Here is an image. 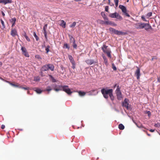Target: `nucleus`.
I'll return each instance as SVG.
<instances>
[{
    "instance_id": "19",
    "label": "nucleus",
    "mask_w": 160,
    "mask_h": 160,
    "mask_svg": "<svg viewBox=\"0 0 160 160\" xmlns=\"http://www.w3.org/2000/svg\"><path fill=\"white\" fill-rule=\"evenodd\" d=\"M47 65L48 66V70L50 69L52 71H53L54 70V67L53 65L51 64H49Z\"/></svg>"
},
{
    "instance_id": "56",
    "label": "nucleus",
    "mask_w": 160,
    "mask_h": 160,
    "mask_svg": "<svg viewBox=\"0 0 160 160\" xmlns=\"http://www.w3.org/2000/svg\"><path fill=\"white\" fill-rule=\"evenodd\" d=\"M155 130L153 129H151L149 130V131L151 132H153Z\"/></svg>"
},
{
    "instance_id": "35",
    "label": "nucleus",
    "mask_w": 160,
    "mask_h": 160,
    "mask_svg": "<svg viewBox=\"0 0 160 160\" xmlns=\"http://www.w3.org/2000/svg\"><path fill=\"white\" fill-rule=\"evenodd\" d=\"M0 21L2 27H3V28H5V25L4 21L2 20V19H1Z\"/></svg>"
},
{
    "instance_id": "47",
    "label": "nucleus",
    "mask_w": 160,
    "mask_h": 160,
    "mask_svg": "<svg viewBox=\"0 0 160 160\" xmlns=\"http://www.w3.org/2000/svg\"><path fill=\"white\" fill-rule=\"evenodd\" d=\"M154 59H155V60H157V57H156V56H153L152 57V59H151V60L152 61H153L154 60Z\"/></svg>"
},
{
    "instance_id": "48",
    "label": "nucleus",
    "mask_w": 160,
    "mask_h": 160,
    "mask_svg": "<svg viewBox=\"0 0 160 160\" xmlns=\"http://www.w3.org/2000/svg\"><path fill=\"white\" fill-rule=\"evenodd\" d=\"M109 7L108 6H106L105 8V11L106 12H108V11Z\"/></svg>"
},
{
    "instance_id": "24",
    "label": "nucleus",
    "mask_w": 160,
    "mask_h": 160,
    "mask_svg": "<svg viewBox=\"0 0 160 160\" xmlns=\"http://www.w3.org/2000/svg\"><path fill=\"white\" fill-rule=\"evenodd\" d=\"M118 128L120 130H122L124 128V126L122 124H120L118 125Z\"/></svg>"
},
{
    "instance_id": "6",
    "label": "nucleus",
    "mask_w": 160,
    "mask_h": 160,
    "mask_svg": "<svg viewBox=\"0 0 160 160\" xmlns=\"http://www.w3.org/2000/svg\"><path fill=\"white\" fill-rule=\"evenodd\" d=\"M58 88H61L62 90L68 94H70L72 92L71 91L70 89L68 88V86H63L62 85H59L58 86Z\"/></svg>"
},
{
    "instance_id": "50",
    "label": "nucleus",
    "mask_w": 160,
    "mask_h": 160,
    "mask_svg": "<svg viewBox=\"0 0 160 160\" xmlns=\"http://www.w3.org/2000/svg\"><path fill=\"white\" fill-rule=\"evenodd\" d=\"M108 0V4L111 6H112L113 5H114V4L113 3H112V4H111V2H110V0Z\"/></svg>"
},
{
    "instance_id": "54",
    "label": "nucleus",
    "mask_w": 160,
    "mask_h": 160,
    "mask_svg": "<svg viewBox=\"0 0 160 160\" xmlns=\"http://www.w3.org/2000/svg\"><path fill=\"white\" fill-rule=\"evenodd\" d=\"M5 128V126L4 125H1V128L2 129H4Z\"/></svg>"
},
{
    "instance_id": "2",
    "label": "nucleus",
    "mask_w": 160,
    "mask_h": 160,
    "mask_svg": "<svg viewBox=\"0 0 160 160\" xmlns=\"http://www.w3.org/2000/svg\"><path fill=\"white\" fill-rule=\"evenodd\" d=\"M134 27L137 29H142L144 28L148 31L149 29L153 30V28L149 24L145 23L138 22L134 24Z\"/></svg>"
},
{
    "instance_id": "34",
    "label": "nucleus",
    "mask_w": 160,
    "mask_h": 160,
    "mask_svg": "<svg viewBox=\"0 0 160 160\" xmlns=\"http://www.w3.org/2000/svg\"><path fill=\"white\" fill-rule=\"evenodd\" d=\"M76 25V22H73V23L70 26V28H74L75 27Z\"/></svg>"
},
{
    "instance_id": "1",
    "label": "nucleus",
    "mask_w": 160,
    "mask_h": 160,
    "mask_svg": "<svg viewBox=\"0 0 160 160\" xmlns=\"http://www.w3.org/2000/svg\"><path fill=\"white\" fill-rule=\"evenodd\" d=\"M101 92L105 98L107 99L109 96L112 101L114 100V98L113 95V90L112 89H108L103 88L101 90Z\"/></svg>"
},
{
    "instance_id": "55",
    "label": "nucleus",
    "mask_w": 160,
    "mask_h": 160,
    "mask_svg": "<svg viewBox=\"0 0 160 160\" xmlns=\"http://www.w3.org/2000/svg\"><path fill=\"white\" fill-rule=\"evenodd\" d=\"M1 12L3 17H4L5 16V14H4V12L2 11H1Z\"/></svg>"
},
{
    "instance_id": "18",
    "label": "nucleus",
    "mask_w": 160,
    "mask_h": 160,
    "mask_svg": "<svg viewBox=\"0 0 160 160\" xmlns=\"http://www.w3.org/2000/svg\"><path fill=\"white\" fill-rule=\"evenodd\" d=\"M41 70L42 72H44L48 70V66H47V65H46L43 66L41 68Z\"/></svg>"
},
{
    "instance_id": "5",
    "label": "nucleus",
    "mask_w": 160,
    "mask_h": 160,
    "mask_svg": "<svg viewBox=\"0 0 160 160\" xmlns=\"http://www.w3.org/2000/svg\"><path fill=\"white\" fill-rule=\"evenodd\" d=\"M109 31L114 34L118 35H125L127 34V33L123 32L121 31H119L112 28H110L109 29Z\"/></svg>"
},
{
    "instance_id": "13",
    "label": "nucleus",
    "mask_w": 160,
    "mask_h": 160,
    "mask_svg": "<svg viewBox=\"0 0 160 160\" xmlns=\"http://www.w3.org/2000/svg\"><path fill=\"white\" fill-rule=\"evenodd\" d=\"M11 35L13 37H14L17 35V31L16 29H12L11 32Z\"/></svg>"
},
{
    "instance_id": "51",
    "label": "nucleus",
    "mask_w": 160,
    "mask_h": 160,
    "mask_svg": "<svg viewBox=\"0 0 160 160\" xmlns=\"http://www.w3.org/2000/svg\"><path fill=\"white\" fill-rule=\"evenodd\" d=\"M147 113L148 114V115L149 117H150L151 116V112L150 111H147Z\"/></svg>"
},
{
    "instance_id": "4",
    "label": "nucleus",
    "mask_w": 160,
    "mask_h": 160,
    "mask_svg": "<svg viewBox=\"0 0 160 160\" xmlns=\"http://www.w3.org/2000/svg\"><path fill=\"white\" fill-rule=\"evenodd\" d=\"M108 46L103 45L101 47V49L104 53L107 54V56L108 58H111V51L110 49L108 48Z\"/></svg>"
},
{
    "instance_id": "49",
    "label": "nucleus",
    "mask_w": 160,
    "mask_h": 160,
    "mask_svg": "<svg viewBox=\"0 0 160 160\" xmlns=\"http://www.w3.org/2000/svg\"><path fill=\"white\" fill-rule=\"evenodd\" d=\"M72 68L73 69H74L75 68V62L73 63H72Z\"/></svg>"
},
{
    "instance_id": "8",
    "label": "nucleus",
    "mask_w": 160,
    "mask_h": 160,
    "mask_svg": "<svg viewBox=\"0 0 160 160\" xmlns=\"http://www.w3.org/2000/svg\"><path fill=\"white\" fill-rule=\"evenodd\" d=\"M109 17L112 18H116L119 20H122V17L117 12L114 13H110L109 14Z\"/></svg>"
},
{
    "instance_id": "44",
    "label": "nucleus",
    "mask_w": 160,
    "mask_h": 160,
    "mask_svg": "<svg viewBox=\"0 0 160 160\" xmlns=\"http://www.w3.org/2000/svg\"><path fill=\"white\" fill-rule=\"evenodd\" d=\"M20 88H21L23 89H24V90H28L29 89V88L28 87H20Z\"/></svg>"
},
{
    "instance_id": "41",
    "label": "nucleus",
    "mask_w": 160,
    "mask_h": 160,
    "mask_svg": "<svg viewBox=\"0 0 160 160\" xmlns=\"http://www.w3.org/2000/svg\"><path fill=\"white\" fill-rule=\"evenodd\" d=\"M21 50L22 51V53L27 51L26 48L23 47H22L21 48Z\"/></svg>"
},
{
    "instance_id": "57",
    "label": "nucleus",
    "mask_w": 160,
    "mask_h": 160,
    "mask_svg": "<svg viewBox=\"0 0 160 160\" xmlns=\"http://www.w3.org/2000/svg\"><path fill=\"white\" fill-rule=\"evenodd\" d=\"M158 81L159 82H160V77L158 78Z\"/></svg>"
},
{
    "instance_id": "40",
    "label": "nucleus",
    "mask_w": 160,
    "mask_h": 160,
    "mask_svg": "<svg viewBox=\"0 0 160 160\" xmlns=\"http://www.w3.org/2000/svg\"><path fill=\"white\" fill-rule=\"evenodd\" d=\"M72 46L74 48L77 49V46L75 43V42H73Z\"/></svg>"
},
{
    "instance_id": "31",
    "label": "nucleus",
    "mask_w": 160,
    "mask_h": 160,
    "mask_svg": "<svg viewBox=\"0 0 160 160\" xmlns=\"http://www.w3.org/2000/svg\"><path fill=\"white\" fill-rule=\"evenodd\" d=\"M152 12H149L146 15V17L147 18H148L149 17L152 16Z\"/></svg>"
},
{
    "instance_id": "38",
    "label": "nucleus",
    "mask_w": 160,
    "mask_h": 160,
    "mask_svg": "<svg viewBox=\"0 0 160 160\" xmlns=\"http://www.w3.org/2000/svg\"><path fill=\"white\" fill-rule=\"evenodd\" d=\"M23 54L25 55V57H28L29 56L28 53L27 52V51L25 52L24 53H23Z\"/></svg>"
},
{
    "instance_id": "21",
    "label": "nucleus",
    "mask_w": 160,
    "mask_h": 160,
    "mask_svg": "<svg viewBox=\"0 0 160 160\" xmlns=\"http://www.w3.org/2000/svg\"><path fill=\"white\" fill-rule=\"evenodd\" d=\"M68 36L69 38L70 39V42H75V40L74 38H73V36H71L70 35H68Z\"/></svg>"
},
{
    "instance_id": "26",
    "label": "nucleus",
    "mask_w": 160,
    "mask_h": 160,
    "mask_svg": "<svg viewBox=\"0 0 160 160\" xmlns=\"http://www.w3.org/2000/svg\"><path fill=\"white\" fill-rule=\"evenodd\" d=\"M63 48H67L68 49H69L70 48V46L67 43H65L64 44Z\"/></svg>"
},
{
    "instance_id": "22",
    "label": "nucleus",
    "mask_w": 160,
    "mask_h": 160,
    "mask_svg": "<svg viewBox=\"0 0 160 160\" xmlns=\"http://www.w3.org/2000/svg\"><path fill=\"white\" fill-rule=\"evenodd\" d=\"M78 93L79 95L81 96H84L85 95L86 93L84 92L79 91L77 92Z\"/></svg>"
},
{
    "instance_id": "12",
    "label": "nucleus",
    "mask_w": 160,
    "mask_h": 160,
    "mask_svg": "<svg viewBox=\"0 0 160 160\" xmlns=\"http://www.w3.org/2000/svg\"><path fill=\"white\" fill-rule=\"evenodd\" d=\"M12 2V0H0V3H2L4 5Z\"/></svg>"
},
{
    "instance_id": "46",
    "label": "nucleus",
    "mask_w": 160,
    "mask_h": 160,
    "mask_svg": "<svg viewBox=\"0 0 160 160\" xmlns=\"http://www.w3.org/2000/svg\"><path fill=\"white\" fill-rule=\"evenodd\" d=\"M134 122V123L135 124L137 125V126L139 128H141V127L142 128H143V126L142 125H141L140 126H139L135 122Z\"/></svg>"
},
{
    "instance_id": "30",
    "label": "nucleus",
    "mask_w": 160,
    "mask_h": 160,
    "mask_svg": "<svg viewBox=\"0 0 160 160\" xmlns=\"http://www.w3.org/2000/svg\"><path fill=\"white\" fill-rule=\"evenodd\" d=\"M35 91L38 94L41 93L42 92V91L39 88L36 89Z\"/></svg>"
},
{
    "instance_id": "11",
    "label": "nucleus",
    "mask_w": 160,
    "mask_h": 160,
    "mask_svg": "<svg viewBox=\"0 0 160 160\" xmlns=\"http://www.w3.org/2000/svg\"><path fill=\"white\" fill-rule=\"evenodd\" d=\"M137 69L135 72V75L136 76L137 79H139L140 76V69L138 67H137Z\"/></svg>"
},
{
    "instance_id": "14",
    "label": "nucleus",
    "mask_w": 160,
    "mask_h": 160,
    "mask_svg": "<svg viewBox=\"0 0 160 160\" xmlns=\"http://www.w3.org/2000/svg\"><path fill=\"white\" fill-rule=\"evenodd\" d=\"M47 26H48L47 24H46L44 25V26L43 28V33L44 34L45 37V38L46 39H47V31H46Z\"/></svg>"
},
{
    "instance_id": "36",
    "label": "nucleus",
    "mask_w": 160,
    "mask_h": 160,
    "mask_svg": "<svg viewBox=\"0 0 160 160\" xmlns=\"http://www.w3.org/2000/svg\"><path fill=\"white\" fill-rule=\"evenodd\" d=\"M49 77L51 78L52 79V81L53 82H56V81L55 79L51 75H49Z\"/></svg>"
},
{
    "instance_id": "53",
    "label": "nucleus",
    "mask_w": 160,
    "mask_h": 160,
    "mask_svg": "<svg viewBox=\"0 0 160 160\" xmlns=\"http://www.w3.org/2000/svg\"><path fill=\"white\" fill-rule=\"evenodd\" d=\"M1 78V79L2 80H3V81H5V82H7V83H8V82H9V81H7V80H5L4 79H3V78Z\"/></svg>"
},
{
    "instance_id": "32",
    "label": "nucleus",
    "mask_w": 160,
    "mask_h": 160,
    "mask_svg": "<svg viewBox=\"0 0 160 160\" xmlns=\"http://www.w3.org/2000/svg\"><path fill=\"white\" fill-rule=\"evenodd\" d=\"M50 46L48 45L46 48L45 50L46 51V53H48V52L49 51V48H50Z\"/></svg>"
},
{
    "instance_id": "29",
    "label": "nucleus",
    "mask_w": 160,
    "mask_h": 160,
    "mask_svg": "<svg viewBox=\"0 0 160 160\" xmlns=\"http://www.w3.org/2000/svg\"><path fill=\"white\" fill-rule=\"evenodd\" d=\"M56 87V85H55V86L54 88V90L57 92L58 91H59L62 90V89L61 88H56L55 87Z\"/></svg>"
},
{
    "instance_id": "16",
    "label": "nucleus",
    "mask_w": 160,
    "mask_h": 160,
    "mask_svg": "<svg viewBox=\"0 0 160 160\" xmlns=\"http://www.w3.org/2000/svg\"><path fill=\"white\" fill-rule=\"evenodd\" d=\"M16 20V19L15 18H12L10 20V22L12 23V27H13L15 25Z\"/></svg>"
},
{
    "instance_id": "27",
    "label": "nucleus",
    "mask_w": 160,
    "mask_h": 160,
    "mask_svg": "<svg viewBox=\"0 0 160 160\" xmlns=\"http://www.w3.org/2000/svg\"><path fill=\"white\" fill-rule=\"evenodd\" d=\"M33 35L34 37L35 38L36 41H38L39 40V38L38 37L36 33L35 32H33Z\"/></svg>"
},
{
    "instance_id": "60",
    "label": "nucleus",
    "mask_w": 160,
    "mask_h": 160,
    "mask_svg": "<svg viewBox=\"0 0 160 160\" xmlns=\"http://www.w3.org/2000/svg\"><path fill=\"white\" fill-rule=\"evenodd\" d=\"M116 84H115L114 86V88H115L116 86Z\"/></svg>"
},
{
    "instance_id": "58",
    "label": "nucleus",
    "mask_w": 160,
    "mask_h": 160,
    "mask_svg": "<svg viewBox=\"0 0 160 160\" xmlns=\"http://www.w3.org/2000/svg\"><path fill=\"white\" fill-rule=\"evenodd\" d=\"M146 134H147V135L148 136H151V135L149 133H148V132H147V133H146Z\"/></svg>"
},
{
    "instance_id": "43",
    "label": "nucleus",
    "mask_w": 160,
    "mask_h": 160,
    "mask_svg": "<svg viewBox=\"0 0 160 160\" xmlns=\"http://www.w3.org/2000/svg\"><path fill=\"white\" fill-rule=\"evenodd\" d=\"M141 18L144 21H145V22L147 21L145 19V16L143 15H142L141 16Z\"/></svg>"
},
{
    "instance_id": "10",
    "label": "nucleus",
    "mask_w": 160,
    "mask_h": 160,
    "mask_svg": "<svg viewBox=\"0 0 160 160\" xmlns=\"http://www.w3.org/2000/svg\"><path fill=\"white\" fill-rule=\"evenodd\" d=\"M119 7L120 8L122 12L124 13V14L128 17H130V15L127 12V9L123 5H120Z\"/></svg>"
},
{
    "instance_id": "42",
    "label": "nucleus",
    "mask_w": 160,
    "mask_h": 160,
    "mask_svg": "<svg viewBox=\"0 0 160 160\" xmlns=\"http://www.w3.org/2000/svg\"><path fill=\"white\" fill-rule=\"evenodd\" d=\"M154 126L156 127L159 128V127H160V123H155L154 124Z\"/></svg>"
},
{
    "instance_id": "61",
    "label": "nucleus",
    "mask_w": 160,
    "mask_h": 160,
    "mask_svg": "<svg viewBox=\"0 0 160 160\" xmlns=\"http://www.w3.org/2000/svg\"><path fill=\"white\" fill-rule=\"evenodd\" d=\"M105 0H103L104 1H105Z\"/></svg>"
},
{
    "instance_id": "28",
    "label": "nucleus",
    "mask_w": 160,
    "mask_h": 160,
    "mask_svg": "<svg viewBox=\"0 0 160 160\" xmlns=\"http://www.w3.org/2000/svg\"><path fill=\"white\" fill-rule=\"evenodd\" d=\"M24 36L25 37V38H26V39L29 42L30 41V39L28 37V36H27L26 34V33H25Z\"/></svg>"
},
{
    "instance_id": "17",
    "label": "nucleus",
    "mask_w": 160,
    "mask_h": 160,
    "mask_svg": "<svg viewBox=\"0 0 160 160\" xmlns=\"http://www.w3.org/2000/svg\"><path fill=\"white\" fill-rule=\"evenodd\" d=\"M86 62L88 65H91L94 63V60L92 59H88L86 60Z\"/></svg>"
},
{
    "instance_id": "23",
    "label": "nucleus",
    "mask_w": 160,
    "mask_h": 160,
    "mask_svg": "<svg viewBox=\"0 0 160 160\" xmlns=\"http://www.w3.org/2000/svg\"><path fill=\"white\" fill-rule=\"evenodd\" d=\"M102 56L103 58V59L104 60V62L106 65H107L108 64V60L104 54L102 55Z\"/></svg>"
},
{
    "instance_id": "52",
    "label": "nucleus",
    "mask_w": 160,
    "mask_h": 160,
    "mask_svg": "<svg viewBox=\"0 0 160 160\" xmlns=\"http://www.w3.org/2000/svg\"><path fill=\"white\" fill-rule=\"evenodd\" d=\"M112 68L114 70H116L117 69V68H116V67H115V66L113 64L112 65Z\"/></svg>"
},
{
    "instance_id": "15",
    "label": "nucleus",
    "mask_w": 160,
    "mask_h": 160,
    "mask_svg": "<svg viewBox=\"0 0 160 160\" xmlns=\"http://www.w3.org/2000/svg\"><path fill=\"white\" fill-rule=\"evenodd\" d=\"M60 22V25L61 26H62L63 28H65L66 23V22L63 20H61L59 21Z\"/></svg>"
},
{
    "instance_id": "33",
    "label": "nucleus",
    "mask_w": 160,
    "mask_h": 160,
    "mask_svg": "<svg viewBox=\"0 0 160 160\" xmlns=\"http://www.w3.org/2000/svg\"><path fill=\"white\" fill-rule=\"evenodd\" d=\"M34 81H39L40 80V78L39 77H36L34 78Z\"/></svg>"
},
{
    "instance_id": "37",
    "label": "nucleus",
    "mask_w": 160,
    "mask_h": 160,
    "mask_svg": "<svg viewBox=\"0 0 160 160\" xmlns=\"http://www.w3.org/2000/svg\"><path fill=\"white\" fill-rule=\"evenodd\" d=\"M114 2L115 3L116 7H117L118 5V3L119 2V0H114Z\"/></svg>"
},
{
    "instance_id": "9",
    "label": "nucleus",
    "mask_w": 160,
    "mask_h": 160,
    "mask_svg": "<svg viewBox=\"0 0 160 160\" xmlns=\"http://www.w3.org/2000/svg\"><path fill=\"white\" fill-rule=\"evenodd\" d=\"M129 101L127 98H125L124 101L122 102V106L126 108L127 109H129L130 108V107L129 104Z\"/></svg>"
},
{
    "instance_id": "39",
    "label": "nucleus",
    "mask_w": 160,
    "mask_h": 160,
    "mask_svg": "<svg viewBox=\"0 0 160 160\" xmlns=\"http://www.w3.org/2000/svg\"><path fill=\"white\" fill-rule=\"evenodd\" d=\"M52 90V89L50 86H48L47 87V88L45 90L49 92L51 91Z\"/></svg>"
},
{
    "instance_id": "7",
    "label": "nucleus",
    "mask_w": 160,
    "mask_h": 160,
    "mask_svg": "<svg viewBox=\"0 0 160 160\" xmlns=\"http://www.w3.org/2000/svg\"><path fill=\"white\" fill-rule=\"evenodd\" d=\"M115 92L116 94L117 99L119 100H121L122 98V95L120 90V88L118 85L117 86V88Z\"/></svg>"
},
{
    "instance_id": "3",
    "label": "nucleus",
    "mask_w": 160,
    "mask_h": 160,
    "mask_svg": "<svg viewBox=\"0 0 160 160\" xmlns=\"http://www.w3.org/2000/svg\"><path fill=\"white\" fill-rule=\"evenodd\" d=\"M101 15L102 17H103L104 19L105 20L104 21H101L102 22V24H105L107 25H111L113 26H116L117 25L116 24L114 23L113 22H112L111 21L108 20V18L107 17V16H106L105 13H104L103 14L102 13Z\"/></svg>"
},
{
    "instance_id": "20",
    "label": "nucleus",
    "mask_w": 160,
    "mask_h": 160,
    "mask_svg": "<svg viewBox=\"0 0 160 160\" xmlns=\"http://www.w3.org/2000/svg\"><path fill=\"white\" fill-rule=\"evenodd\" d=\"M68 58H69V60L70 61V62L72 63L75 62V61H74V59L72 57V56L70 55H68Z\"/></svg>"
},
{
    "instance_id": "45",
    "label": "nucleus",
    "mask_w": 160,
    "mask_h": 160,
    "mask_svg": "<svg viewBox=\"0 0 160 160\" xmlns=\"http://www.w3.org/2000/svg\"><path fill=\"white\" fill-rule=\"evenodd\" d=\"M35 57L36 58L39 59H41V58L40 56L38 55H36L35 56Z\"/></svg>"
},
{
    "instance_id": "59",
    "label": "nucleus",
    "mask_w": 160,
    "mask_h": 160,
    "mask_svg": "<svg viewBox=\"0 0 160 160\" xmlns=\"http://www.w3.org/2000/svg\"><path fill=\"white\" fill-rule=\"evenodd\" d=\"M143 131L144 132H145L146 133H147V132L146 131H145V130H143Z\"/></svg>"
},
{
    "instance_id": "25",
    "label": "nucleus",
    "mask_w": 160,
    "mask_h": 160,
    "mask_svg": "<svg viewBox=\"0 0 160 160\" xmlns=\"http://www.w3.org/2000/svg\"><path fill=\"white\" fill-rule=\"evenodd\" d=\"M8 83H9L12 86L15 87H19V88H20V87L19 86V85L15 84H13V83L10 82H9Z\"/></svg>"
}]
</instances>
